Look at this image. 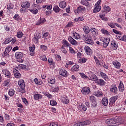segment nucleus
Returning <instances> with one entry per match:
<instances>
[{
	"instance_id": "aec40b11",
	"label": "nucleus",
	"mask_w": 126,
	"mask_h": 126,
	"mask_svg": "<svg viewBox=\"0 0 126 126\" xmlns=\"http://www.w3.org/2000/svg\"><path fill=\"white\" fill-rule=\"evenodd\" d=\"M10 51H11V48L10 46H8L7 48H6L4 52V57H6V55H8Z\"/></svg>"
},
{
	"instance_id": "1a4fd4ad",
	"label": "nucleus",
	"mask_w": 126,
	"mask_h": 126,
	"mask_svg": "<svg viewBox=\"0 0 126 126\" xmlns=\"http://www.w3.org/2000/svg\"><path fill=\"white\" fill-rule=\"evenodd\" d=\"M95 83H97V84L100 85V86H103L105 85L106 83L105 82V81H104V80L102 79H97L95 81Z\"/></svg>"
},
{
	"instance_id": "680f3d73",
	"label": "nucleus",
	"mask_w": 126,
	"mask_h": 126,
	"mask_svg": "<svg viewBox=\"0 0 126 126\" xmlns=\"http://www.w3.org/2000/svg\"><path fill=\"white\" fill-rule=\"evenodd\" d=\"M73 37L74 39H79L80 38V35H78V36H77L76 33H73Z\"/></svg>"
},
{
	"instance_id": "a878e982",
	"label": "nucleus",
	"mask_w": 126,
	"mask_h": 126,
	"mask_svg": "<svg viewBox=\"0 0 126 126\" xmlns=\"http://www.w3.org/2000/svg\"><path fill=\"white\" fill-rule=\"evenodd\" d=\"M63 46H65L67 48L70 46V44H69L65 39L63 40Z\"/></svg>"
},
{
	"instance_id": "6e6d98bb",
	"label": "nucleus",
	"mask_w": 126,
	"mask_h": 126,
	"mask_svg": "<svg viewBox=\"0 0 126 126\" xmlns=\"http://www.w3.org/2000/svg\"><path fill=\"white\" fill-rule=\"evenodd\" d=\"M44 95L45 96H47V97H48V98H51L52 97V94H50L48 92H45L44 93Z\"/></svg>"
},
{
	"instance_id": "bb28decb",
	"label": "nucleus",
	"mask_w": 126,
	"mask_h": 126,
	"mask_svg": "<svg viewBox=\"0 0 126 126\" xmlns=\"http://www.w3.org/2000/svg\"><path fill=\"white\" fill-rule=\"evenodd\" d=\"M101 32L102 33V34H104V35H106V36H109V35H110V32L105 30V29H102L101 30Z\"/></svg>"
},
{
	"instance_id": "79ce46f5",
	"label": "nucleus",
	"mask_w": 126,
	"mask_h": 126,
	"mask_svg": "<svg viewBox=\"0 0 126 126\" xmlns=\"http://www.w3.org/2000/svg\"><path fill=\"white\" fill-rule=\"evenodd\" d=\"M14 92L15 91H14L13 89H10L9 91L8 92V94L9 95V96H13V95H14Z\"/></svg>"
},
{
	"instance_id": "72a5a7b5",
	"label": "nucleus",
	"mask_w": 126,
	"mask_h": 126,
	"mask_svg": "<svg viewBox=\"0 0 126 126\" xmlns=\"http://www.w3.org/2000/svg\"><path fill=\"white\" fill-rule=\"evenodd\" d=\"M102 104L104 105V106H107L108 105V99L107 98H103L102 100Z\"/></svg>"
},
{
	"instance_id": "f3484780",
	"label": "nucleus",
	"mask_w": 126,
	"mask_h": 126,
	"mask_svg": "<svg viewBox=\"0 0 126 126\" xmlns=\"http://www.w3.org/2000/svg\"><path fill=\"white\" fill-rule=\"evenodd\" d=\"M59 73L60 75H62V76H66V74H67V72L65 69H61Z\"/></svg>"
},
{
	"instance_id": "49530a36",
	"label": "nucleus",
	"mask_w": 126,
	"mask_h": 126,
	"mask_svg": "<svg viewBox=\"0 0 126 126\" xmlns=\"http://www.w3.org/2000/svg\"><path fill=\"white\" fill-rule=\"evenodd\" d=\"M13 8V4L12 3H8L7 5V9H12Z\"/></svg>"
},
{
	"instance_id": "f8f14e48",
	"label": "nucleus",
	"mask_w": 126,
	"mask_h": 126,
	"mask_svg": "<svg viewBox=\"0 0 126 126\" xmlns=\"http://www.w3.org/2000/svg\"><path fill=\"white\" fill-rule=\"evenodd\" d=\"M68 41L71 43V45L76 46L77 45V42L72 38L71 36H69L68 38Z\"/></svg>"
},
{
	"instance_id": "cd10ccee",
	"label": "nucleus",
	"mask_w": 126,
	"mask_h": 126,
	"mask_svg": "<svg viewBox=\"0 0 126 126\" xmlns=\"http://www.w3.org/2000/svg\"><path fill=\"white\" fill-rule=\"evenodd\" d=\"M101 6L99 5H97L96 7L94 9L93 12L96 13V12H99L100 10H101Z\"/></svg>"
},
{
	"instance_id": "7ed1b4c3",
	"label": "nucleus",
	"mask_w": 126,
	"mask_h": 126,
	"mask_svg": "<svg viewBox=\"0 0 126 126\" xmlns=\"http://www.w3.org/2000/svg\"><path fill=\"white\" fill-rule=\"evenodd\" d=\"M81 92L84 95H87L90 93V88L89 87H84L82 90Z\"/></svg>"
},
{
	"instance_id": "37998d69",
	"label": "nucleus",
	"mask_w": 126,
	"mask_h": 126,
	"mask_svg": "<svg viewBox=\"0 0 126 126\" xmlns=\"http://www.w3.org/2000/svg\"><path fill=\"white\" fill-rule=\"evenodd\" d=\"M74 20L76 22H78V21H83V20H84V19L83 17H80L79 18L75 19Z\"/></svg>"
},
{
	"instance_id": "6e6552de",
	"label": "nucleus",
	"mask_w": 126,
	"mask_h": 126,
	"mask_svg": "<svg viewBox=\"0 0 126 126\" xmlns=\"http://www.w3.org/2000/svg\"><path fill=\"white\" fill-rule=\"evenodd\" d=\"M85 10V7L83 6H79L77 9L74 10L75 13H79V12H82V11H84Z\"/></svg>"
},
{
	"instance_id": "8fccbe9b",
	"label": "nucleus",
	"mask_w": 126,
	"mask_h": 126,
	"mask_svg": "<svg viewBox=\"0 0 126 126\" xmlns=\"http://www.w3.org/2000/svg\"><path fill=\"white\" fill-rule=\"evenodd\" d=\"M50 104L51 106H56L57 105V101L55 100H51Z\"/></svg>"
},
{
	"instance_id": "f257e3e1",
	"label": "nucleus",
	"mask_w": 126,
	"mask_h": 126,
	"mask_svg": "<svg viewBox=\"0 0 126 126\" xmlns=\"http://www.w3.org/2000/svg\"><path fill=\"white\" fill-rule=\"evenodd\" d=\"M18 85L19 86V91L22 93H25V83L24 80H20L18 82Z\"/></svg>"
},
{
	"instance_id": "ddd939ff",
	"label": "nucleus",
	"mask_w": 126,
	"mask_h": 126,
	"mask_svg": "<svg viewBox=\"0 0 126 126\" xmlns=\"http://www.w3.org/2000/svg\"><path fill=\"white\" fill-rule=\"evenodd\" d=\"M3 74H4L8 78H10L11 77V74L8 70L4 69L2 70Z\"/></svg>"
},
{
	"instance_id": "2eb2a0df",
	"label": "nucleus",
	"mask_w": 126,
	"mask_h": 126,
	"mask_svg": "<svg viewBox=\"0 0 126 126\" xmlns=\"http://www.w3.org/2000/svg\"><path fill=\"white\" fill-rule=\"evenodd\" d=\"M111 44L113 50H117V49H118V47L119 45L118 44V43H117L116 41H111Z\"/></svg>"
},
{
	"instance_id": "13d9d810",
	"label": "nucleus",
	"mask_w": 126,
	"mask_h": 126,
	"mask_svg": "<svg viewBox=\"0 0 126 126\" xmlns=\"http://www.w3.org/2000/svg\"><path fill=\"white\" fill-rule=\"evenodd\" d=\"M8 84H9V81L7 80V81H5L4 82V83H3V86H7V85H8Z\"/></svg>"
},
{
	"instance_id": "c9c22d12",
	"label": "nucleus",
	"mask_w": 126,
	"mask_h": 126,
	"mask_svg": "<svg viewBox=\"0 0 126 126\" xmlns=\"http://www.w3.org/2000/svg\"><path fill=\"white\" fill-rule=\"evenodd\" d=\"M56 82V79L55 78H52L48 80V83L50 84H55Z\"/></svg>"
},
{
	"instance_id": "774afa93",
	"label": "nucleus",
	"mask_w": 126,
	"mask_h": 126,
	"mask_svg": "<svg viewBox=\"0 0 126 126\" xmlns=\"http://www.w3.org/2000/svg\"><path fill=\"white\" fill-rule=\"evenodd\" d=\"M72 25V22H70L66 25V27H71Z\"/></svg>"
},
{
	"instance_id": "bf43d9fd",
	"label": "nucleus",
	"mask_w": 126,
	"mask_h": 126,
	"mask_svg": "<svg viewBox=\"0 0 126 126\" xmlns=\"http://www.w3.org/2000/svg\"><path fill=\"white\" fill-rule=\"evenodd\" d=\"M74 126H83V123L82 122L76 123L74 125Z\"/></svg>"
},
{
	"instance_id": "69168bd1",
	"label": "nucleus",
	"mask_w": 126,
	"mask_h": 126,
	"mask_svg": "<svg viewBox=\"0 0 126 126\" xmlns=\"http://www.w3.org/2000/svg\"><path fill=\"white\" fill-rule=\"evenodd\" d=\"M121 41H126V35H124L123 36H121Z\"/></svg>"
},
{
	"instance_id": "0eeeda50",
	"label": "nucleus",
	"mask_w": 126,
	"mask_h": 126,
	"mask_svg": "<svg viewBox=\"0 0 126 126\" xmlns=\"http://www.w3.org/2000/svg\"><path fill=\"white\" fill-rule=\"evenodd\" d=\"M85 42L87 44H90V45H93V40L91 36L88 35V37H86L85 39Z\"/></svg>"
},
{
	"instance_id": "ea45409f",
	"label": "nucleus",
	"mask_w": 126,
	"mask_h": 126,
	"mask_svg": "<svg viewBox=\"0 0 126 126\" xmlns=\"http://www.w3.org/2000/svg\"><path fill=\"white\" fill-rule=\"evenodd\" d=\"M53 9L55 11V12L58 13L60 12V11L61 10V9H60V7L58 6H55L54 7Z\"/></svg>"
},
{
	"instance_id": "3c124183",
	"label": "nucleus",
	"mask_w": 126,
	"mask_h": 126,
	"mask_svg": "<svg viewBox=\"0 0 126 126\" xmlns=\"http://www.w3.org/2000/svg\"><path fill=\"white\" fill-rule=\"evenodd\" d=\"M61 50L62 51V53H63L64 54H66L67 53L66 49H65V48H64L63 45L61 47Z\"/></svg>"
},
{
	"instance_id": "a19ab883",
	"label": "nucleus",
	"mask_w": 126,
	"mask_h": 126,
	"mask_svg": "<svg viewBox=\"0 0 126 126\" xmlns=\"http://www.w3.org/2000/svg\"><path fill=\"white\" fill-rule=\"evenodd\" d=\"M100 18L102 19V20H104V21H108V19L107 17H105V15H100Z\"/></svg>"
},
{
	"instance_id": "393cba45",
	"label": "nucleus",
	"mask_w": 126,
	"mask_h": 126,
	"mask_svg": "<svg viewBox=\"0 0 126 126\" xmlns=\"http://www.w3.org/2000/svg\"><path fill=\"white\" fill-rule=\"evenodd\" d=\"M89 79L90 80H94V81H96V80H97L98 79H97V76H96V75L93 74L91 75Z\"/></svg>"
},
{
	"instance_id": "a211bd4d",
	"label": "nucleus",
	"mask_w": 126,
	"mask_h": 126,
	"mask_svg": "<svg viewBox=\"0 0 126 126\" xmlns=\"http://www.w3.org/2000/svg\"><path fill=\"white\" fill-rule=\"evenodd\" d=\"M21 6L23 8H28L30 6V3L29 2H25L21 4Z\"/></svg>"
},
{
	"instance_id": "c85d7f7f",
	"label": "nucleus",
	"mask_w": 126,
	"mask_h": 126,
	"mask_svg": "<svg viewBox=\"0 0 126 126\" xmlns=\"http://www.w3.org/2000/svg\"><path fill=\"white\" fill-rule=\"evenodd\" d=\"M46 21V19L45 18H40V19L37 22V23H36V25H40V24H42V23H44Z\"/></svg>"
},
{
	"instance_id": "423d86ee",
	"label": "nucleus",
	"mask_w": 126,
	"mask_h": 126,
	"mask_svg": "<svg viewBox=\"0 0 126 126\" xmlns=\"http://www.w3.org/2000/svg\"><path fill=\"white\" fill-rule=\"evenodd\" d=\"M105 123L108 125H114L117 124L116 119H109L106 120Z\"/></svg>"
},
{
	"instance_id": "5fc2aeb1",
	"label": "nucleus",
	"mask_w": 126,
	"mask_h": 126,
	"mask_svg": "<svg viewBox=\"0 0 126 126\" xmlns=\"http://www.w3.org/2000/svg\"><path fill=\"white\" fill-rule=\"evenodd\" d=\"M40 60H41L42 61H44V62H47V57H46V56H41Z\"/></svg>"
},
{
	"instance_id": "de8ad7c7",
	"label": "nucleus",
	"mask_w": 126,
	"mask_h": 126,
	"mask_svg": "<svg viewBox=\"0 0 126 126\" xmlns=\"http://www.w3.org/2000/svg\"><path fill=\"white\" fill-rule=\"evenodd\" d=\"M87 61V59L84 58V59H81L79 60V63H86Z\"/></svg>"
},
{
	"instance_id": "6ab92c4d",
	"label": "nucleus",
	"mask_w": 126,
	"mask_h": 126,
	"mask_svg": "<svg viewBox=\"0 0 126 126\" xmlns=\"http://www.w3.org/2000/svg\"><path fill=\"white\" fill-rule=\"evenodd\" d=\"M88 1H89L88 0H82L81 1V3L83 4V5H85V6H89L90 5V3Z\"/></svg>"
},
{
	"instance_id": "09e8293b",
	"label": "nucleus",
	"mask_w": 126,
	"mask_h": 126,
	"mask_svg": "<svg viewBox=\"0 0 126 126\" xmlns=\"http://www.w3.org/2000/svg\"><path fill=\"white\" fill-rule=\"evenodd\" d=\"M23 36V33L21 32V31H19L17 34V37L18 38H22Z\"/></svg>"
},
{
	"instance_id": "4d7b16f0",
	"label": "nucleus",
	"mask_w": 126,
	"mask_h": 126,
	"mask_svg": "<svg viewBox=\"0 0 126 126\" xmlns=\"http://www.w3.org/2000/svg\"><path fill=\"white\" fill-rule=\"evenodd\" d=\"M14 18L15 20H17L18 21L20 20V18H19V16L18 15H15Z\"/></svg>"
},
{
	"instance_id": "7c9ffc66",
	"label": "nucleus",
	"mask_w": 126,
	"mask_h": 126,
	"mask_svg": "<svg viewBox=\"0 0 126 126\" xmlns=\"http://www.w3.org/2000/svg\"><path fill=\"white\" fill-rule=\"evenodd\" d=\"M12 41V37H10L7 38L6 40H5L4 42H3V44H5L6 45V44H8L9 43H10Z\"/></svg>"
},
{
	"instance_id": "c03bdc74",
	"label": "nucleus",
	"mask_w": 126,
	"mask_h": 126,
	"mask_svg": "<svg viewBox=\"0 0 126 126\" xmlns=\"http://www.w3.org/2000/svg\"><path fill=\"white\" fill-rule=\"evenodd\" d=\"M100 75L102 78H104V79H107L108 77L107 76V75L105 74V73H103V72H100Z\"/></svg>"
},
{
	"instance_id": "20e7f679",
	"label": "nucleus",
	"mask_w": 126,
	"mask_h": 126,
	"mask_svg": "<svg viewBox=\"0 0 126 126\" xmlns=\"http://www.w3.org/2000/svg\"><path fill=\"white\" fill-rule=\"evenodd\" d=\"M90 100L92 101V106L93 107H96L97 106V101L96 100V98L94 96L92 95L90 96Z\"/></svg>"
},
{
	"instance_id": "603ef678",
	"label": "nucleus",
	"mask_w": 126,
	"mask_h": 126,
	"mask_svg": "<svg viewBox=\"0 0 126 126\" xmlns=\"http://www.w3.org/2000/svg\"><path fill=\"white\" fill-rule=\"evenodd\" d=\"M95 95L96 96H97V97H99V96H102V92L100 91H97V92H96L95 93Z\"/></svg>"
},
{
	"instance_id": "dca6fc26",
	"label": "nucleus",
	"mask_w": 126,
	"mask_h": 126,
	"mask_svg": "<svg viewBox=\"0 0 126 126\" xmlns=\"http://www.w3.org/2000/svg\"><path fill=\"white\" fill-rule=\"evenodd\" d=\"M40 38H41L40 33L37 32L36 33L34 34L33 40H35V41H36V43H38V41L40 39Z\"/></svg>"
},
{
	"instance_id": "4c0bfd02",
	"label": "nucleus",
	"mask_w": 126,
	"mask_h": 126,
	"mask_svg": "<svg viewBox=\"0 0 126 126\" xmlns=\"http://www.w3.org/2000/svg\"><path fill=\"white\" fill-rule=\"evenodd\" d=\"M84 31L85 33H86L87 34H88L89 32H90V29H89V27H84L83 28Z\"/></svg>"
},
{
	"instance_id": "c756f323",
	"label": "nucleus",
	"mask_w": 126,
	"mask_h": 126,
	"mask_svg": "<svg viewBox=\"0 0 126 126\" xmlns=\"http://www.w3.org/2000/svg\"><path fill=\"white\" fill-rule=\"evenodd\" d=\"M96 31H97V30L95 28H92L91 29V32L93 35H98V32Z\"/></svg>"
},
{
	"instance_id": "0e129e2a",
	"label": "nucleus",
	"mask_w": 126,
	"mask_h": 126,
	"mask_svg": "<svg viewBox=\"0 0 126 126\" xmlns=\"http://www.w3.org/2000/svg\"><path fill=\"white\" fill-rule=\"evenodd\" d=\"M69 50L70 53H71V54H73L75 53L74 50L73 49V48H72V47H69Z\"/></svg>"
},
{
	"instance_id": "473e14b6",
	"label": "nucleus",
	"mask_w": 126,
	"mask_h": 126,
	"mask_svg": "<svg viewBox=\"0 0 126 126\" xmlns=\"http://www.w3.org/2000/svg\"><path fill=\"white\" fill-rule=\"evenodd\" d=\"M30 51L31 52V56H34V51H35V46L31 47L29 48Z\"/></svg>"
},
{
	"instance_id": "4be33fe9",
	"label": "nucleus",
	"mask_w": 126,
	"mask_h": 126,
	"mask_svg": "<svg viewBox=\"0 0 126 126\" xmlns=\"http://www.w3.org/2000/svg\"><path fill=\"white\" fill-rule=\"evenodd\" d=\"M60 7L64 8L66 7V2L64 1H62L59 3Z\"/></svg>"
},
{
	"instance_id": "9b49d317",
	"label": "nucleus",
	"mask_w": 126,
	"mask_h": 126,
	"mask_svg": "<svg viewBox=\"0 0 126 126\" xmlns=\"http://www.w3.org/2000/svg\"><path fill=\"white\" fill-rule=\"evenodd\" d=\"M85 51H86V53L88 56H90L92 54V50L88 46H86L85 47Z\"/></svg>"
},
{
	"instance_id": "e433bc0d",
	"label": "nucleus",
	"mask_w": 126,
	"mask_h": 126,
	"mask_svg": "<svg viewBox=\"0 0 126 126\" xmlns=\"http://www.w3.org/2000/svg\"><path fill=\"white\" fill-rule=\"evenodd\" d=\"M82 124H83V126L85 125L88 126V125H90V124H91V122H90L89 120H86L82 122Z\"/></svg>"
},
{
	"instance_id": "412c9836",
	"label": "nucleus",
	"mask_w": 126,
	"mask_h": 126,
	"mask_svg": "<svg viewBox=\"0 0 126 126\" xmlns=\"http://www.w3.org/2000/svg\"><path fill=\"white\" fill-rule=\"evenodd\" d=\"M33 98L34 100H39V99H42L43 96L41 95V94H35L33 95Z\"/></svg>"
},
{
	"instance_id": "052dcab7",
	"label": "nucleus",
	"mask_w": 126,
	"mask_h": 126,
	"mask_svg": "<svg viewBox=\"0 0 126 126\" xmlns=\"http://www.w3.org/2000/svg\"><path fill=\"white\" fill-rule=\"evenodd\" d=\"M108 26H110L111 28H115V24L113 23H110L108 24Z\"/></svg>"
},
{
	"instance_id": "f03ea898",
	"label": "nucleus",
	"mask_w": 126,
	"mask_h": 126,
	"mask_svg": "<svg viewBox=\"0 0 126 126\" xmlns=\"http://www.w3.org/2000/svg\"><path fill=\"white\" fill-rule=\"evenodd\" d=\"M16 59L19 63H23L24 59L23 58V53L21 52H16L15 54Z\"/></svg>"
},
{
	"instance_id": "a18cd8bd",
	"label": "nucleus",
	"mask_w": 126,
	"mask_h": 126,
	"mask_svg": "<svg viewBox=\"0 0 126 126\" xmlns=\"http://www.w3.org/2000/svg\"><path fill=\"white\" fill-rule=\"evenodd\" d=\"M29 10L31 11V12L33 13V14H36V13H38V9L36 8H33V9H29Z\"/></svg>"
},
{
	"instance_id": "e2e57ef3",
	"label": "nucleus",
	"mask_w": 126,
	"mask_h": 126,
	"mask_svg": "<svg viewBox=\"0 0 126 126\" xmlns=\"http://www.w3.org/2000/svg\"><path fill=\"white\" fill-rule=\"evenodd\" d=\"M80 76H81V77H82V78H87L88 77H87L86 76V75H85L84 73H80Z\"/></svg>"
},
{
	"instance_id": "5701e85b",
	"label": "nucleus",
	"mask_w": 126,
	"mask_h": 126,
	"mask_svg": "<svg viewBox=\"0 0 126 126\" xmlns=\"http://www.w3.org/2000/svg\"><path fill=\"white\" fill-rule=\"evenodd\" d=\"M113 63L116 68H120L121 67V63L119 62L115 61L113 62Z\"/></svg>"
},
{
	"instance_id": "9d476101",
	"label": "nucleus",
	"mask_w": 126,
	"mask_h": 126,
	"mask_svg": "<svg viewBox=\"0 0 126 126\" xmlns=\"http://www.w3.org/2000/svg\"><path fill=\"white\" fill-rule=\"evenodd\" d=\"M109 43H110V38H105L103 42V46L104 48H107L109 45Z\"/></svg>"
},
{
	"instance_id": "864d4df0",
	"label": "nucleus",
	"mask_w": 126,
	"mask_h": 126,
	"mask_svg": "<svg viewBox=\"0 0 126 126\" xmlns=\"http://www.w3.org/2000/svg\"><path fill=\"white\" fill-rule=\"evenodd\" d=\"M114 104H115V101L114 99L112 97H111L110 99L109 105L110 106H112V105H114Z\"/></svg>"
},
{
	"instance_id": "338daca9",
	"label": "nucleus",
	"mask_w": 126,
	"mask_h": 126,
	"mask_svg": "<svg viewBox=\"0 0 126 126\" xmlns=\"http://www.w3.org/2000/svg\"><path fill=\"white\" fill-rule=\"evenodd\" d=\"M50 126H58V124L57 123L51 122L50 123Z\"/></svg>"
},
{
	"instance_id": "58836bf2",
	"label": "nucleus",
	"mask_w": 126,
	"mask_h": 126,
	"mask_svg": "<svg viewBox=\"0 0 126 126\" xmlns=\"http://www.w3.org/2000/svg\"><path fill=\"white\" fill-rule=\"evenodd\" d=\"M40 48L41 51H43V52H45V51L47 50V49H48V47L46 46L45 45H41L40 46Z\"/></svg>"
},
{
	"instance_id": "2f4dec72",
	"label": "nucleus",
	"mask_w": 126,
	"mask_h": 126,
	"mask_svg": "<svg viewBox=\"0 0 126 126\" xmlns=\"http://www.w3.org/2000/svg\"><path fill=\"white\" fill-rule=\"evenodd\" d=\"M62 102L63 104H68V98L67 97H63L62 98Z\"/></svg>"
},
{
	"instance_id": "b1692460",
	"label": "nucleus",
	"mask_w": 126,
	"mask_h": 126,
	"mask_svg": "<svg viewBox=\"0 0 126 126\" xmlns=\"http://www.w3.org/2000/svg\"><path fill=\"white\" fill-rule=\"evenodd\" d=\"M72 71H78L79 70V66L77 64L74 65L71 68Z\"/></svg>"
},
{
	"instance_id": "4468645a",
	"label": "nucleus",
	"mask_w": 126,
	"mask_h": 126,
	"mask_svg": "<svg viewBox=\"0 0 126 126\" xmlns=\"http://www.w3.org/2000/svg\"><path fill=\"white\" fill-rule=\"evenodd\" d=\"M13 72L16 78H20V77H21V74L19 73V71L18 70H16V69L13 70Z\"/></svg>"
},
{
	"instance_id": "39448f33",
	"label": "nucleus",
	"mask_w": 126,
	"mask_h": 126,
	"mask_svg": "<svg viewBox=\"0 0 126 126\" xmlns=\"http://www.w3.org/2000/svg\"><path fill=\"white\" fill-rule=\"evenodd\" d=\"M110 91L112 93L117 94V93H118V88H117V86L116 85H112L110 87Z\"/></svg>"
},
{
	"instance_id": "f704fd0d",
	"label": "nucleus",
	"mask_w": 126,
	"mask_h": 126,
	"mask_svg": "<svg viewBox=\"0 0 126 126\" xmlns=\"http://www.w3.org/2000/svg\"><path fill=\"white\" fill-rule=\"evenodd\" d=\"M104 11H106V12H109L111 10V8L109 6L105 5L103 6Z\"/></svg>"
}]
</instances>
